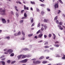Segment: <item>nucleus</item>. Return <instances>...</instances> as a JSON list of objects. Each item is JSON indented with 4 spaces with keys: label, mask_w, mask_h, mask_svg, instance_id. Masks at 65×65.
Here are the masks:
<instances>
[{
    "label": "nucleus",
    "mask_w": 65,
    "mask_h": 65,
    "mask_svg": "<svg viewBox=\"0 0 65 65\" xmlns=\"http://www.w3.org/2000/svg\"><path fill=\"white\" fill-rule=\"evenodd\" d=\"M0 10H2V11H1L2 12L1 13L2 15H5L6 14L5 13V9L4 8V9H3L2 8H0Z\"/></svg>",
    "instance_id": "obj_1"
},
{
    "label": "nucleus",
    "mask_w": 65,
    "mask_h": 65,
    "mask_svg": "<svg viewBox=\"0 0 65 65\" xmlns=\"http://www.w3.org/2000/svg\"><path fill=\"white\" fill-rule=\"evenodd\" d=\"M27 59L23 60H22L20 61L19 62V63H25L27 62Z\"/></svg>",
    "instance_id": "obj_2"
},
{
    "label": "nucleus",
    "mask_w": 65,
    "mask_h": 65,
    "mask_svg": "<svg viewBox=\"0 0 65 65\" xmlns=\"http://www.w3.org/2000/svg\"><path fill=\"white\" fill-rule=\"evenodd\" d=\"M41 63V62L39 61H36L35 60L33 61V63L34 64H39Z\"/></svg>",
    "instance_id": "obj_3"
},
{
    "label": "nucleus",
    "mask_w": 65,
    "mask_h": 65,
    "mask_svg": "<svg viewBox=\"0 0 65 65\" xmlns=\"http://www.w3.org/2000/svg\"><path fill=\"white\" fill-rule=\"evenodd\" d=\"M54 7H55V8H59V4H58V3L55 4L54 6Z\"/></svg>",
    "instance_id": "obj_4"
},
{
    "label": "nucleus",
    "mask_w": 65,
    "mask_h": 65,
    "mask_svg": "<svg viewBox=\"0 0 65 65\" xmlns=\"http://www.w3.org/2000/svg\"><path fill=\"white\" fill-rule=\"evenodd\" d=\"M13 52V50L11 49H9L8 50V53L9 54H10Z\"/></svg>",
    "instance_id": "obj_5"
},
{
    "label": "nucleus",
    "mask_w": 65,
    "mask_h": 65,
    "mask_svg": "<svg viewBox=\"0 0 65 65\" xmlns=\"http://www.w3.org/2000/svg\"><path fill=\"white\" fill-rule=\"evenodd\" d=\"M2 23H6V20L4 19L3 18L2 19Z\"/></svg>",
    "instance_id": "obj_6"
},
{
    "label": "nucleus",
    "mask_w": 65,
    "mask_h": 65,
    "mask_svg": "<svg viewBox=\"0 0 65 65\" xmlns=\"http://www.w3.org/2000/svg\"><path fill=\"white\" fill-rule=\"evenodd\" d=\"M43 36V34H40L39 36H38V38H41L42 36Z\"/></svg>",
    "instance_id": "obj_7"
},
{
    "label": "nucleus",
    "mask_w": 65,
    "mask_h": 65,
    "mask_svg": "<svg viewBox=\"0 0 65 65\" xmlns=\"http://www.w3.org/2000/svg\"><path fill=\"white\" fill-rule=\"evenodd\" d=\"M22 56V59H24L26 57H27V55H23Z\"/></svg>",
    "instance_id": "obj_8"
},
{
    "label": "nucleus",
    "mask_w": 65,
    "mask_h": 65,
    "mask_svg": "<svg viewBox=\"0 0 65 65\" xmlns=\"http://www.w3.org/2000/svg\"><path fill=\"white\" fill-rule=\"evenodd\" d=\"M44 58V57L43 56H42L40 57V58H39L40 60H41L42 59H43Z\"/></svg>",
    "instance_id": "obj_9"
},
{
    "label": "nucleus",
    "mask_w": 65,
    "mask_h": 65,
    "mask_svg": "<svg viewBox=\"0 0 65 65\" xmlns=\"http://www.w3.org/2000/svg\"><path fill=\"white\" fill-rule=\"evenodd\" d=\"M48 21V20L47 19H45L44 20V22H47Z\"/></svg>",
    "instance_id": "obj_10"
},
{
    "label": "nucleus",
    "mask_w": 65,
    "mask_h": 65,
    "mask_svg": "<svg viewBox=\"0 0 65 65\" xmlns=\"http://www.w3.org/2000/svg\"><path fill=\"white\" fill-rule=\"evenodd\" d=\"M14 53H12L10 55V56H11V57H13V56H14Z\"/></svg>",
    "instance_id": "obj_11"
},
{
    "label": "nucleus",
    "mask_w": 65,
    "mask_h": 65,
    "mask_svg": "<svg viewBox=\"0 0 65 65\" xmlns=\"http://www.w3.org/2000/svg\"><path fill=\"white\" fill-rule=\"evenodd\" d=\"M22 55H19L18 57V59H20V58H21V57H22Z\"/></svg>",
    "instance_id": "obj_12"
},
{
    "label": "nucleus",
    "mask_w": 65,
    "mask_h": 65,
    "mask_svg": "<svg viewBox=\"0 0 65 65\" xmlns=\"http://www.w3.org/2000/svg\"><path fill=\"white\" fill-rule=\"evenodd\" d=\"M32 35H33V34H28V36L29 37H31V36H32Z\"/></svg>",
    "instance_id": "obj_13"
},
{
    "label": "nucleus",
    "mask_w": 65,
    "mask_h": 65,
    "mask_svg": "<svg viewBox=\"0 0 65 65\" xmlns=\"http://www.w3.org/2000/svg\"><path fill=\"white\" fill-rule=\"evenodd\" d=\"M42 63L43 64H45V63H47V61H44L42 62Z\"/></svg>",
    "instance_id": "obj_14"
},
{
    "label": "nucleus",
    "mask_w": 65,
    "mask_h": 65,
    "mask_svg": "<svg viewBox=\"0 0 65 65\" xmlns=\"http://www.w3.org/2000/svg\"><path fill=\"white\" fill-rule=\"evenodd\" d=\"M44 48H49V46L47 45H46L45 46Z\"/></svg>",
    "instance_id": "obj_15"
},
{
    "label": "nucleus",
    "mask_w": 65,
    "mask_h": 65,
    "mask_svg": "<svg viewBox=\"0 0 65 65\" xmlns=\"http://www.w3.org/2000/svg\"><path fill=\"white\" fill-rule=\"evenodd\" d=\"M1 62L3 65H5V62L4 61H2Z\"/></svg>",
    "instance_id": "obj_16"
},
{
    "label": "nucleus",
    "mask_w": 65,
    "mask_h": 65,
    "mask_svg": "<svg viewBox=\"0 0 65 65\" xmlns=\"http://www.w3.org/2000/svg\"><path fill=\"white\" fill-rule=\"evenodd\" d=\"M24 16L26 18H27V15L26 13H24Z\"/></svg>",
    "instance_id": "obj_17"
},
{
    "label": "nucleus",
    "mask_w": 65,
    "mask_h": 65,
    "mask_svg": "<svg viewBox=\"0 0 65 65\" xmlns=\"http://www.w3.org/2000/svg\"><path fill=\"white\" fill-rule=\"evenodd\" d=\"M21 34V31H19L18 34V35H20Z\"/></svg>",
    "instance_id": "obj_18"
},
{
    "label": "nucleus",
    "mask_w": 65,
    "mask_h": 65,
    "mask_svg": "<svg viewBox=\"0 0 65 65\" xmlns=\"http://www.w3.org/2000/svg\"><path fill=\"white\" fill-rule=\"evenodd\" d=\"M54 46L58 47H59V45H58L55 44L54 45Z\"/></svg>",
    "instance_id": "obj_19"
},
{
    "label": "nucleus",
    "mask_w": 65,
    "mask_h": 65,
    "mask_svg": "<svg viewBox=\"0 0 65 65\" xmlns=\"http://www.w3.org/2000/svg\"><path fill=\"white\" fill-rule=\"evenodd\" d=\"M58 19V16H56L54 18V20H57Z\"/></svg>",
    "instance_id": "obj_20"
},
{
    "label": "nucleus",
    "mask_w": 65,
    "mask_h": 65,
    "mask_svg": "<svg viewBox=\"0 0 65 65\" xmlns=\"http://www.w3.org/2000/svg\"><path fill=\"white\" fill-rule=\"evenodd\" d=\"M48 44V42H46L44 43V45Z\"/></svg>",
    "instance_id": "obj_21"
},
{
    "label": "nucleus",
    "mask_w": 65,
    "mask_h": 65,
    "mask_svg": "<svg viewBox=\"0 0 65 65\" xmlns=\"http://www.w3.org/2000/svg\"><path fill=\"white\" fill-rule=\"evenodd\" d=\"M53 36L54 37L53 38V39H55V38H56V35H55V34H53Z\"/></svg>",
    "instance_id": "obj_22"
},
{
    "label": "nucleus",
    "mask_w": 65,
    "mask_h": 65,
    "mask_svg": "<svg viewBox=\"0 0 65 65\" xmlns=\"http://www.w3.org/2000/svg\"><path fill=\"white\" fill-rule=\"evenodd\" d=\"M22 35H23V36L25 35V33L23 31H22Z\"/></svg>",
    "instance_id": "obj_23"
},
{
    "label": "nucleus",
    "mask_w": 65,
    "mask_h": 65,
    "mask_svg": "<svg viewBox=\"0 0 65 65\" xmlns=\"http://www.w3.org/2000/svg\"><path fill=\"white\" fill-rule=\"evenodd\" d=\"M31 23H33V22H34V20H33V19L32 18L31 20Z\"/></svg>",
    "instance_id": "obj_24"
},
{
    "label": "nucleus",
    "mask_w": 65,
    "mask_h": 65,
    "mask_svg": "<svg viewBox=\"0 0 65 65\" xmlns=\"http://www.w3.org/2000/svg\"><path fill=\"white\" fill-rule=\"evenodd\" d=\"M23 50H24V51H27L28 50V49L27 48H25L24 49H23Z\"/></svg>",
    "instance_id": "obj_25"
},
{
    "label": "nucleus",
    "mask_w": 65,
    "mask_h": 65,
    "mask_svg": "<svg viewBox=\"0 0 65 65\" xmlns=\"http://www.w3.org/2000/svg\"><path fill=\"white\" fill-rule=\"evenodd\" d=\"M40 30H38V31L37 32V34H39V33H40Z\"/></svg>",
    "instance_id": "obj_26"
},
{
    "label": "nucleus",
    "mask_w": 65,
    "mask_h": 65,
    "mask_svg": "<svg viewBox=\"0 0 65 65\" xmlns=\"http://www.w3.org/2000/svg\"><path fill=\"white\" fill-rule=\"evenodd\" d=\"M41 13L42 15H43V14H44V12L43 11H42L41 12Z\"/></svg>",
    "instance_id": "obj_27"
},
{
    "label": "nucleus",
    "mask_w": 65,
    "mask_h": 65,
    "mask_svg": "<svg viewBox=\"0 0 65 65\" xmlns=\"http://www.w3.org/2000/svg\"><path fill=\"white\" fill-rule=\"evenodd\" d=\"M40 6H42V7H43L44 6H45V5L43 4H41L40 5Z\"/></svg>",
    "instance_id": "obj_28"
},
{
    "label": "nucleus",
    "mask_w": 65,
    "mask_h": 65,
    "mask_svg": "<svg viewBox=\"0 0 65 65\" xmlns=\"http://www.w3.org/2000/svg\"><path fill=\"white\" fill-rule=\"evenodd\" d=\"M62 58L63 59H65V55H63V57H62Z\"/></svg>",
    "instance_id": "obj_29"
},
{
    "label": "nucleus",
    "mask_w": 65,
    "mask_h": 65,
    "mask_svg": "<svg viewBox=\"0 0 65 65\" xmlns=\"http://www.w3.org/2000/svg\"><path fill=\"white\" fill-rule=\"evenodd\" d=\"M62 24H63V22H60L59 24L60 25H62Z\"/></svg>",
    "instance_id": "obj_30"
},
{
    "label": "nucleus",
    "mask_w": 65,
    "mask_h": 65,
    "mask_svg": "<svg viewBox=\"0 0 65 65\" xmlns=\"http://www.w3.org/2000/svg\"><path fill=\"white\" fill-rule=\"evenodd\" d=\"M59 2L60 3H61V4H63V2H62V1L61 0H59Z\"/></svg>",
    "instance_id": "obj_31"
},
{
    "label": "nucleus",
    "mask_w": 65,
    "mask_h": 65,
    "mask_svg": "<svg viewBox=\"0 0 65 65\" xmlns=\"http://www.w3.org/2000/svg\"><path fill=\"white\" fill-rule=\"evenodd\" d=\"M56 23H57V24H59V21L58 20H57L56 21Z\"/></svg>",
    "instance_id": "obj_32"
},
{
    "label": "nucleus",
    "mask_w": 65,
    "mask_h": 65,
    "mask_svg": "<svg viewBox=\"0 0 65 65\" xmlns=\"http://www.w3.org/2000/svg\"><path fill=\"white\" fill-rule=\"evenodd\" d=\"M31 4H35V2H32V1H31Z\"/></svg>",
    "instance_id": "obj_33"
},
{
    "label": "nucleus",
    "mask_w": 65,
    "mask_h": 65,
    "mask_svg": "<svg viewBox=\"0 0 65 65\" xmlns=\"http://www.w3.org/2000/svg\"><path fill=\"white\" fill-rule=\"evenodd\" d=\"M15 62H16L15 61H13L11 63V64H14V63H15Z\"/></svg>",
    "instance_id": "obj_34"
},
{
    "label": "nucleus",
    "mask_w": 65,
    "mask_h": 65,
    "mask_svg": "<svg viewBox=\"0 0 65 65\" xmlns=\"http://www.w3.org/2000/svg\"><path fill=\"white\" fill-rule=\"evenodd\" d=\"M48 36L49 37H51L52 36V35L51 34H50L48 35Z\"/></svg>",
    "instance_id": "obj_35"
},
{
    "label": "nucleus",
    "mask_w": 65,
    "mask_h": 65,
    "mask_svg": "<svg viewBox=\"0 0 65 65\" xmlns=\"http://www.w3.org/2000/svg\"><path fill=\"white\" fill-rule=\"evenodd\" d=\"M23 22H24V20H21L20 21V23H22Z\"/></svg>",
    "instance_id": "obj_36"
},
{
    "label": "nucleus",
    "mask_w": 65,
    "mask_h": 65,
    "mask_svg": "<svg viewBox=\"0 0 65 65\" xmlns=\"http://www.w3.org/2000/svg\"><path fill=\"white\" fill-rule=\"evenodd\" d=\"M40 23H39L38 25V27H40Z\"/></svg>",
    "instance_id": "obj_37"
},
{
    "label": "nucleus",
    "mask_w": 65,
    "mask_h": 65,
    "mask_svg": "<svg viewBox=\"0 0 65 65\" xmlns=\"http://www.w3.org/2000/svg\"><path fill=\"white\" fill-rule=\"evenodd\" d=\"M41 31H43L44 30V28L43 27H42L41 28Z\"/></svg>",
    "instance_id": "obj_38"
},
{
    "label": "nucleus",
    "mask_w": 65,
    "mask_h": 65,
    "mask_svg": "<svg viewBox=\"0 0 65 65\" xmlns=\"http://www.w3.org/2000/svg\"><path fill=\"white\" fill-rule=\"evenodd\" d=\"M14 36H18V34H17L16 33H15L14 34Z\"/></svg>",
    "instance_id": "obj_39"
},
{
    "label": "nucleus",
    "mask_w": 65,
    "mask_h": 65,
    "mask_svg": "<svg viewBox=\"0 0 65 65\" xmlns=\"http://www.w3.org/2000/svg\"><path fill=\"white\" fill-rule=\"evenodd\" d=\"M47 52H49L48 50L47 49H46L44 51V52H47Z\"/></svg>",
    "instance_id": "obj_40"
},
{
    "label": "nucleus",
    "mask_w": 65,
    "mask_h": 65,
    "mask_svg": "<svg viewBox=\"0 0 65 65\" xmlns=\"http://www.w3.org/2000/svg\"><path fill=\"white\" fill-rule=\"evenodd\" d=\"M24 9L26 10V6L25 5H24Z\"/></svg>",
    "instance_id": "obj_41"
},
{
    "label": "nucleus",
    "mask_w": 65,
    "mask_h": 65,
    "mask_svg": "<svg viewBox=\"0 0 65 65\" xmlns=\"http://www.w3.org/2000/svg\"><path fill=\"white\" fill-rule=\"evenodd\" d=\"M61 12V11L60 10H58V14H59V13H60Z\"/></svg>",
    "instance_id": "obj_42"
},
{
    "label": "nucleus",
    "mask_w": 65,
    "mask_h": 65,
    "mask_svg": "<svg viewBox=\"0 0 65 65\" xmlns=\"http://www.w3.org/2000/svg\"><path fill=\"white\" fill-rule=\"evenodd\" d=\"M5 56H4V55H3L2 56H1L0 58H3V57H4Z\"/></svg>",
    "instance_id": "obj_43"
},
{
    "label": "nucleus",
    "mask_w": 65,
    "mask_h": 65,
    "mask_svg": "<svg viewBox=\"0 0 65 65\" xmlns=\"http://www.w3.org/2000/svg\"><path fill=\"white\" fill-rule=\"evenodd\" d=\"M59 42L58 41H56L55 42V44H56V43H59Z\"/></svg>",
    "instance_id": "obj_44"
},
{
    "label": "nucleus",
    "mask_w": 65,
    "mask_h": 65,
    "mask_svg": "<svg viewBox=\"0 0 65 65\" xmlns=\"http://www.w3.org/2000/svg\"><path fill=\"white\" fill-rule=\"evenodd\" d=\"M6 58H2V59H1L2 60V61H4V60H5Z\"/></svg>",
    "instance_id": "obj_45"
},
{
    "label": "nucleus",
    "mask_w": 65,
    "mask_h": 65,
    "mask_svg": "<svg viewBox=\"0 0 65 65\" xmlns=\"http://www.w3.org/2000/svg\"><path fill=\"white\" fill-rule=\"evenodd\" d=\"M44 37L45 38H46L47 37V36L46 35H44Z\"/></svg>",
    "instance_id": "obj_46"
},
{
    "label": "nucleus",
    "mask_w": 65,
    "mask_h": 65,
    "mask_svg": "<svg viewBox=\"0 0 65 65\" xmlns=\"http://www.w3.org/2000/svg\"><path fill=\"white\" fill-rule=\"evenodd\" d=\"M46 26L45 25H44V29L45 30H46Z\"/></svg>",
    "instance_id": "obj_47"
},
{
    "label": "nucleus",
    "mask_w": 65,
    "mask_h": 65,
    "mask_svg": "<svg viewBox=\"0 0 65 65\" xmlns=\"http://www.w3.org/2000/svg\"><path fill=\"white\" fill-rule=\"evenodd\" d=\"M22 19H26L25 17H22Z\"/></svg>",
    "instance_id": "obj_48"
},
{
    "label": "nucleus",
    "mask_w": 65,
    "mask_h": 65,
    "mask_svg": "<svg viewBox=\"0 0 65 65\" xmlns=\"http://www.w3.org/2000/svg\"><path fill=\"white\" fill-rule=\"evenodd\" d=\"M56 64L57 65H62V64H61V63H58V64Z\"/></svg>",
    "instance_id": "obj_49"
},
{
    "label": "nucleus",
    "mask_w": 65,
    "mask_h": 65,
    "mask_svg": "<svg viewBox=\"0 0 65 65\" xmlns=\"http://www.w3.org/2000/svg\"><path fill=\"white\" fill-rule=\"evenodd\" d=\"M47 10L48 11H51V10H50V9H48V8H47Z\"/></svg>",
    "instance_id": "obj_50"
},
{
    "label": "nucleus",
    "mask_w": 65,
    "mask_h": 65,
    "mask_svg": "<svg viewBox=\"0 0 65 65\" xmlns=\"http://www.w3.org/2000/svg\"><path fill=\"white\" fill-rule=\"evenodd\" d=\"M46 59H49L50 58L49 56H48L46 57Z\"/></svg>",
    "instance_id": "obj_51"
},
{
    "label": "nucleus",
    "mask_w": 65,
    "mask_h": 65,
    "mask_svg": "<svg viewBox=\"0 0 65 65\" xmlns=\"http://www.w3.org/2000/svg\"><path fill=\"white\" fill-rule=\"evenodd\" d=\"M24 10H22L21 11V13H23V12H24Z\"/></svg>",
    "instance_id": "obj_52"
},
{
    "label": "nucleus",
    "mask_w": 65,
    "mask_h": 65,
    "mask_svg": "<svg viewBox=\"0 0 65 65\" xmlns=\"http://www.w3.org/2000/svg\"><path fill=\"white\" fill-rule=\"evenodd\" d=\"M11 13L12 14H13V11H11Z\"/></svg>",
    "instance_id": "obj_53"
},
{
    "label": "nucleus",
    "mask_w": 65,
    "mask_h": 65,
    "mask_svg": "<svg viewBox=\"0 0 65 65\" xmlns=\"http://www.w3.org/2000/svg\"><path fill=\"white\" fill-rule=\"evenodd\" d=\"M18 3L19 4H22V3H21V2H20V1H18Z\"/></svg>",
    "instance_id": "obj_54"
},
{
    "label": "nucleus",
    "mask_w": 65,
    "mask_h": 65,
    "mask_svg": "<svg viewBox=\"0 0 65 65\" xmlns=\"http://www.w3.org/2000/svg\"><path fill=\"white\" fill-rule=\"evenodd\" d=\"M59 29H60V30H63V28L62 27H60L59 28Z\"/></svg>",
    "instance_id": "obj_55"
},
{
    "label": "nucleus",
    "mask_w": 65,
    "mask_h": 65,
    "mask_svg": "<svg viewBox=\"0 0 65 65\" xmlns=\"http://www.w3.org/2000/svg\"><path fill=\"white\" fill-rule=\"evenodd\" d=\"M37 11H39V9L37 8Z\"/></svg>",
    "instance_id": "obj_56"
},
{
    "label": "nucleus",
    "mask_w": 65,
    "mask_h": 65,
    "mask_svg": "<svg viewBox=\"0 0 65 65\" xmlns=\"http://www.w3.org/2000/svg\"><path fill=\"white\" fill-rule=\"evenodd\" d=\"M61 26V25H58V27H59V28H60V27H61V26Z\"/></svg>",
    "instance_id": "obj_57"
},
{
    "label": "nucleus",
    "mask_w": 65,
    "mask_h": 65,
    "mask_svg": "<svg viewBox=\"0 0 65 65\" xmlns=\"http://www.w3.org/2000/svg\"><path fill=\"white\" fill-rule=\"evenodd\" d=\"M41 26L42 27H43L44 26V24H41Z\"/></svg>",
    "instance_id": "obj_58"
},
{
    "label": "nucleus",
    "mask_w": 65,
    "mask_h": 65,
    "mask_svg": "<svg viewBox=\"0 0 65 65\" xmlns=\"http://www.w3.org/2000/svg\"><path fill=\"white\" fill-rule=\"evenodd\" d=\"M4 54H8V52H5L4 53Z\"/></svg>",
    "instance_id": "obj_59"
},
{
    "label": "nucleus",
    "mask_w": 65,
    "mask_h": 65,
    "mask_svg": "<svg viewBox=\"0 0 65 65\" xmlns=\"http://www.w3.org/2000/svg\"><path fill=\"white\" fill-rule=\"evenodd\" d=\"M34 26V23H33L31 25V26L32 27V26Z\"/></svg>",
    "instance_id": "obj_60"
},
{
    "label": "nucleus",
    "mask_w": 65,
    "mask_h": 65,
    "mask_svg": "<svg viewBox=\"0 0 65 65\" xmlns=\"http://www.w3.org/2000/svg\"><path fill=\"white\" fill-rule=\"evenodd\" d=\"M15 9H17V7L16 6H15Z\"/></svg>",
    "instance_id": "obj_61"
},
{
    "label": "nucleus",
    "mask_w": 65,
    "mask_h": 65,
    "mask_svg": "<svg viewBox=\"0 0 65 65\" xmlns=\"http://www.w3.org/2000/svg\"><path fill=\"white\" fill-rule=\"evenodd\" d=\"M30 10H33V8H32V7H31L30 8Z\"/></svg>",
    "instance_id": "obj_62"
},
{
    "label": "nucleus",
    "mask_w": 65,
    "mask_h": 65,
    "mask_svg": "<svg viewBox=\"0 0 65 65\" xmlns=\"http://www.w3.org/2000/svg\"><path fill=\"white\" fill-rule=\"evenodd\" d=\"M35 38H36V39H37V36H35Z\"/></svg>",
    "instance_id": "obj_63"
},
{
    "label": "nucleus",
    "mask_w": 65,
    "mask_h": 65,
    "mask_svg": "<svg viewBox=\"0 0 65 65\" xmlns=\"http://www.w3.org/2000/svg\"><path fill=\"white\" fill-rule=\"evenodd\" d=\"M26 9L27 10H28L29 9V8H28V7H26Z\"/></svg>",
    "instance_id": "obj_64"
}]
</instances>
